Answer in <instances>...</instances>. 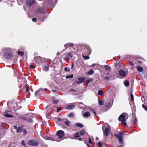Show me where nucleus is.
<instances>
[{
	"label": "nucleus",
	"instance_id": "obj_1",
	"mask_svg": "<svg viewBox=\"0 0 147 147\" xmlns=\"http://www.w3.org/2000/svg\"><path fill=\"white\" fill-rule=\"evenodd\" d=\"M123 133H120L118 134H115L114 135V136L118 138L120 143L121 144V145L118 146L117 147H123L124 146V145L122 144L123 142Z\"/></svg>",
	"mask_w": 147,
	"mask_h": 147
},
{
	"label": "nucleus",
	"instance_id": "obj_2",
	"mask_svg": "<svg viewBox=\"0 0 147 147\" xmlns=\"http://www.w3.org/2000/svg\"><path fill=\"white\" fill-rule=\"evenodd\" d=\"M118 120L121 122L125 126L126 125V114L124 113L121 114L118 118Z\"/></svg>",
	"mask_w": 147,
	"mask_h": 147
},
{
	"label": "nucleus",
	"instance_id": "obj_3",
	"mask_svg": "<svg viewBox=\"0 0 147 147\" xmlns=\"http://www.w3.org/2000/svg\"><path fill=\"white\" fill-rule=\"evenodd\" d=\"M56 135L58 139H60L61 141L63 139V137L64 136L65 134L63 131L60 130L57 132Z\"/></svg>",
	"mask_w": 147,
	"mask_h": 147
},
{
	"label": "nucleus",
	"instance_id": "obj_4",
	"mask_svg": "<svg viewBox=\"0 0 147 147\" xmlns=\"http://www.w3.org/2000/svg\"><path fill=\"white\" fill-rule=\"evenodd\" d=\"M108 125L107 124L106 125H103L102 127L104 134L107 136L108 135L109 132V128L108 127H107V126Z\"/></svg>",
	"mask_w": 147,
	"mask_h": 147
},
{
	"label": "nucleus",
	"instance_id": "obj_5",
	"mask_svg": "<svg viewBox=\"0 0 147 147\" xmlns=\"http://www.w3.org/2000/svg\"><path fill=\"white\" fill-rule=\"evenodd\" d=\"M28 144L29 145L33 146H36L38 145V143L36 140L33 139H32L28 141Z\"/></svg>",
	"mask_w": 147,
	"mask_h": 147
},
{
	"label": "nucleus",
	"instance_id": "obj_6",
	"mask_svg": "<svg viewBox=\"0 0 147 147\" xmlns=\"http://www.w3.org/2000/svg\"><path fill=\"white\" fill-rule=\"evenodd\" d=\"M36 3L35 0H27L26 4L29 7L31 6L33 4Z\"/></svg>",
	"mask_w": 147,
	"mask_h": 147
},
{
	"label": "nucleus",
	"instance_id": "obj_7",
	"mask_svg": "<svg viewBox=\"0 0 147 147\" xmlns=\"http://www.w3.org/2000/svg\"><path fill=\"white\" fill-rule=\"evenodd\" d=\"M119 74L121 77L123 78L125 77L126 75V72L122 70H120L119 71Z\"/></svg>",
	"mask_w": 147,
	"mask_h": 147
},
{
	"label": "nucleus",
	"instance_id": "obj_8",
	"mask_svg": "<svg viewBox=\"0 0 147 147\" xmlns=\"http://www.w3.org/2000/svg\"><path fill=\"white\" fill-rule=\"evenodd\" d=\"M83 113V117H88L90 116V113L88 111H86L84 112L83 111L82 112V114Z\"/></svg>",
	"mask_w": 147,
	"mask_h": 147
},
{
	"label": "nucleus",
	"instance_id": "obj_9",
	"mask_svg": "<svg viewBox=\"0 0 147 147\" xmlns=\"http://www.w3.org/2000/svg\"><path fill=\"white\" fill-rule=\"evenodd\" d=\"M85 80V78H80L78 79L77 81L78 83H81L83 82Z\"/></svg>",
	"mask_w": 147,
	"mask_h": 147
},
{
	"label": "nucleus",
	"instance_id": "obj_10",
	"mask_svg": "<svg viewBox=\"0 0 147 147\" xmlns=\"http://www.w3.org/2000/svg\"><path fill=\"white\" fill-rule=\"evenodd\" d=\"M69 92H70L71 94L73 95H76L77 94V92L74 90L71 89L69 90Z\"/></svg>",
	"mask_w": 147,
	"mask_h": 147
},
{
	"label": "nucleus",
	"instance_id": "obj_11",
	"mask_svg": "<svg viewBox=\"0 0 147 147\" xmlns=\"http://www.w3.org/2000/svg\"><path fill=\"white\" fill-rule=\"evenodd\" d=\"M113 103L109 102H107V103H105V107H109L110 108L111 107Z\"/></svg>",
	"mask_w": 147,
	"mask_h": 147
},
{
	"label": "nucleus",
	"instance_id": "obj_12",
	"mask_svg": "<svg viewBox=\"0 0 147 147\" xmlns=\"http://www.w3.org/2000/svg\"><path fill=\"white\" fill-rule=\"evenodd\" d=\"M74 45V44L71 43H67L64 45V47L65 49H66L67 47H71Z\"/></svg>",
	"mask_w": 147,
	"mask_h": 147
},
{
	"label": "nucleus",
	"instance_id": "obj_13",
	"mask_svg": "<svg viewBox=\"0 0 147 147\" xmlns=\"http://www.w3.org/2000/svg\"><path fill=\"white\" fill-rule=\"evenodd\" d=\"M4 115L5 116L8 117H13L12 115L8 113L7 111H6L5 112Z\"/></svg>",
	"mask_w": 147,
	"mask_h": 147
},
{
	"label": "nucleus",
	"instance_id": "obj_14",
	"mask_svg": "<svg viewBox=\"0 0 147 147\" xmlns=\"http://www.w3.org/2000/svg\"><path fill=\"white\" fill-rule=\"evenodd\" d=\"M74 105H71L67 106V108L68 109H74Z\"/></svg>",
	"mask_w": 147,
	"mask_h": 147
},
{
	"label": "nucleus",
	"instance_id": "obj_15",
	"mask_svg": "<svg viewBox=\"0 0 147 147\" xmlns=\"http://www.w3.org/2000/svg\"><path fill=\"white\" fill-rule=\"evenodd\" d=\"M104 67L108 71H109L111 70V67L109 65H104Z\"/></svg>",
	"mask_w": 147,
	"mask_h": 147
},
{
	"label": "nucleus",
	"instance_id": "obj_16",
	"mask_svg": "<svg viewBox=\"0 0 147 147\" xmlns=\"http://www.w3.org/2000/svg\"><path fill=\"white\" fill-rule=\"evenodd\" d=\"M23 128L21 127H18L17 130L16 131L17 133H21L22 132V131Z\"/></svg>",
	"mask_w": 147,
	"mask_h": 147
},
{
	"label": "nucleus",
	"instance_id": "obj_17",
	"mask_svg": "<svg viewBox=\"0 0 147 147\" xmlns=\"http://www.w3.org/2000/svg\"><path fill=\"white\" fill-rule=\"evenodd\" d=\"M37 12L39 13H41L44 12V10L42 8H40L38 9Z\"/></svg>",
	"mask_w": 147,
	"mask_h": 147
},
{
	"label": "nucleus",
	"instance_id": "obj_18",
	"mask_svg": "<svg viewBox=\"0 0 147 147\" xmlns=\"http://www.w3.org/2000/svg\"><path fill=\"white\" fill-rule=\"evenodd\" d=\"M66 57L69 59H71L72 57V54L71 53H69L66 55Z\"/></svg>",
	"mask_w": 147,
	"mask_h": 147
},
{
	"label": "nucleus",
	"instance_id": "obj_19",
	"mask_svg": "<svg viewBox=\"0 0 147 147\" xmlns=\"http://www.w3.org/2000/svg\"><path fill=\"white\" fill-rule=\"evenodd\" d=\"M49 67L47 66H45L42 68L43 70L45 71H48L49 70Z\"/></svg>",
	"mask_w": 147,
	"mask_h": 147
},
{
	"label": "nucleus",
	"instance_id": "obj_20",
	"mask_svg": "<svg viewBox=\"0 0 147 147\" xmlns=\"http://www.w3.org/2000/svg\"><path fill=\"white\" fill-rule=\"evenodd\" d=\"M138 71L139 72H142L143 71L142 68L140 66H138L137 67Z\"/></svg>",
	"mask_w": 147,
	"mask_h": 147
},
{
	"label": "nucleus",
	"instance_id": "obj_21",
	"mask_svg": "<svg viewBox=\"0 0 147 147\" xmlns=\"http://www.w3.org/2000/svg\"><path fill=\"white\" fill-rule=\"evenodd\" d=\"M80 134L81 135H82L84 134H85L86 133V132L85 130H82L80 131Z\"/></svg>",
	"mask_w": 147,
	"mask_h": 147
},
{
	"label": "nucleus",
	"instance_id": "obj_22",
	"mask_svg": "<svg viewBox=\"0 0 147 147\" xmlns=\"http://www.w3.org/2000/svg\"><path fill=\"white\" fill-rule=\"evenodd\" d=\"M94 73V71L92 70L91 69L88 73V74L89 75H91L93 74Z\"/></svg>",
	"mask_w": 147,
	"mask_h": 147
},
{
	"label": "nucleus",
	"instance_id": "obj_23",
	"mask_svg": "<svg viewBox=\"0 0 147 147\" xmlns=\"http://www.w3.org/2000/svg\"><path fill=\"white\" fill-rule=\"evenodd\" d=\"M76 126L80 127H82L83 126V125L82 124L80 123H77L76 124Z\"/></svg>",
	"mask_w": 147,
	"mask_h": 147
},
{
	"label": "nucleus",
	"instance_id": "obj_24",
	"mask_svg": "<svg viewBox=\"0 0 147 147\" xmlns=\"http://www.w3.org/2000/svg\"><path fill=\"white\" fill-rule=\"evenodd\" d=\"M79 134L78 132H77L74 135V137L75 138H77L79 137Z\"/></svg>",
	"mask_w": 147,
	"mask_h": 147
},
{
	"label": "nucleus",
	"instance_id": "obj_25",
	"mask_svg": "<svg viewBox=\"0 0 147 147\" xmlns=\"http://www.w3.org/2000/svg\"><path fill=\"white\" fill-rule=\"evenodd\" d=\"M103 93L102 90H100L98 91V94L99 95H102L103 94Z\"/></svg>",
	"mask_w": 147,
	"mask_h": 147
},
{
	"label": "nucleus",
	"instance_id": "obj_26",
	"mask_svg": "<svg viewBox=\"0 0 147 147\" xmlns=\"http://www.w3.org/2000/svg\"><path fill=\"white\" fill-rule=\"evenodd\" d=\"M124 85L126 87H127L129 85V82L128 81H126L124 83Z\"/></svg>",
	"mask_w": 147,
	"mask_h": 147
},
{
	"label": "nucleus",
	"instance_id": "obj_27",
	"mask_svg": "<svg viewBox=\"0 0 147 147\" xmlns=\"http://www.w3.org/2000/svg\"><path fill=\"white\" fill-rule=\"evenodd\" d=\"M73 77V75H71L67 76H66V78L67 79H68L69 78H72Z\"/></svg>",
	"mask_w": 147,
	"mask_h": 147
},
{
	"label": "nucleus",
	"instance_id": "obj_28",
	"mask_svg": "<svg viewBox=\"0 0 147 147\" xmlns=\"http://www.w3.org/2000/svg\"><path fill=\"white\" fill-rule=\"evenodd\" d=\"M18 54L19 55H20L21 56H22L24 55V53L22 51H18Z\"/></svg>",
	"mask_w": 147,
	"mask_h": 147
},
{
	"label": "nucleus",
	"instance_id": "obj_29",
	"mask_svg": "<svg viewBox=\"0 0 147 147\" xmlns=\"http://www.w3.org/2000/svg\"><path fill=\"white\" fill-rule=\"evenodd\" d=\"M69 123L70 122L68 121L67 120L65 121V124L67 126H69Z\"/></svg>",
	"mask_w": 147,
	"mask_h": 147
},
{
	"label": "nucleus",
	"instance_id": "obj_30",
	"mask_svg": "<svg viewBox=\"0 0 147 147\" xmlns=\"http://www.w3.org/2000/svg\"><path fill=\"white\" fill-rule=\"evenodd\" d=\"M22 132H23L24 135H25V134H26L27 132V131L26 130L24 129H23Z\"/></svg>",
	"mask_w": 147,
	"mask_h": 147
},
{
	"label": "nucleus",
	"instance_id": "obj_31",
	"mask_svg": "<svg viewBox=\"0 0 147 147\" xmlns=\"http://www.w3.org/2000/svg\"><path fill=\"white\" fill-rule=\"evenodd\" d=\"M98 103L100 105H103V102L102 100H99Z\"/></svg>",
	"mask_w": 147,
	"mask_h": 147
},
{
	"label": "nucleus",
	"instance_id": "obj_32",
	"mask_svg": "<svg viewBox=\"0 0 147 147\" xmlns=\"http://www.w3.org/2000/svg\"><path fill=\"white\" fill-rule=\"evenodd\" d=\"M29 86L28 85H26L25 87L26 89V92H28L29 91Z\"/></svg>",
	"mask_w": 147,
	"mask_h": 147
},
{
	"label": "nucleus",
	"instance_id": "obj_33",
	"mask_svg": "<svg viewBox=\"0 0 147 147\" xmlns=\"http://www.w3.org/2000/svg\"><path fill=\"white\" fill-rule=\"evenodd\" d=\"M59 100H57L53 101V103L54 104H57L59 102Z\"/></svg>",
	"mask_w": 147,
	"mask_h": 147
},
{
	"label": "nucleus",
	"instance_id": "obj_34",
	"mask_svg": "<svg viewBox=\"0 0 147 147\" xmlns=\"http://www.w3.org/2000/svg\"><path fill=\"white\" fill-rule=\"evenodd\" d=\"M27 121L28 123H30L33 122V121L31 119H28L27 120Z\"/></svg>",
	"mask_w": 147,
	"mask_h": 147
},
{
	"label": "nucleus",
	"instance_id": "obj_35",
	"mask_svg": "<svg viewBox=\"0 0 147 147\" xmlns=\"http://www.w3.org/2000/svg\"><path fill=\"white\" fill-rule=\"evenodd\" d=\"M142 106L143 108L146 111H147V107L146 106L144 105V104L142 105Z\"/></svg>",
	"mask_w": 147,
	"mask_h": 147
},
{
	"label": "nucleus",
	"instance_id": "obj_36",
	"mask_svg": "<svg viewBox=\"0 0 147 147\" xmlns=\"http://www.w3.org/2000/svg\"><path fill=\"white\" fill-rule=\"evenodd\" d=\"M83 57L84 58L86 59H88L89 58V57L88 56H83Z\"/></svg>",
	"mask_w": 147,
	"mask_h": 147
},
{
	"label": "nucleus",
	"instance_id": "obj_37",
	"mask_svg": "<svg viewBox=\"0 0 147 147\" xmlns=\"http://www.w3.org/2000/svg\"><path fill=\"white\" fill-rule=\"evenodd\" d=\"M69 116L70 117H72L74 116V114L73 113H71L69 115Z\"/></svg>",
	"mask_w": 147,
	"mask_h": 147
},
{
	"label": "nucleus",
	"instance_id": "obj_38",
	"mask_svg": "<svg viewBox=\"0 0 147 147\" xmlns=\"http://www.w3.org/2000/svg\"><path fill=\"white\" fill-rule=\"evenodd\" d=\"M130 96H131V100L132 101H133L134 100V96H133V95L132 94V93H131L130 94Z\"/></svg>",
	"mask_w": 147,
	"mask_h": 147
},
{
	"label": "nucleus",
	"instance_id": "obj_39",
	"mask_svg": "<svg viewBox=\"0 0 147 147\" xmlns=\"http://www.w3.org/2000/svg\"><path fill=\"white\" fill-rule=\"evenodd\" d=\"M64 70L65 71H68L69 72L70 71V69H68L67 67H65L64 68Z\"/></svg>",
	"mask_w": 147,
	"mask_h": 147
},
{
	"label": "nucleus",
	"instance_id": "obj_40",
	"mask_svg": "<svg viewBox=\"0 0 147 147\" xmlns=\"http://www.w3.org/2000/svg\"><path fill=\"white\" fill-rule=\"evenodd\" d=\"M98 145L99 147H102V145L100 142H99L98 143Z\"/></svg>",
	"mask_w": 147,
	"mask_h": 147
},
{
	"label": "nucleus",
	"instance_id": "obj_41",
	"mask_svg": "<svg viewBox=\"0 0 147 147\" xmlns=\"http://www.w3.org/2000/svg\"><path fill=\"white\" fill-rule=\"evenodd\" d=\"M32 21L33 22H36V19L35 18H33L32 19Z\"/></svg>",
	"mask_w": 147,
	"mask_h": 147
},
{
	"label": "nucleus",
	"instance_id": "obj_42",
	"mask_svg": "<svg viewBox=\"0 0 147 147\" xmlns=\"http://www.w3.org/2000/svg\"><path fill=\"white\" fill-rule=\"evenodd\" d=\"M21 144L22 145H25V142L24 141V140H22L21 141Z\"/></svg>",
	"mask_w": 147,
	"mask_h": 147
},
{
	"label": "nucleus",
	"instance_id": "obj_43",
	"mask_svg": "<svg viewBox=\"0 0 147 147\" xmlns=\"http://www.w3.org/2000/svg\"><path fill=\"white\" fill-rule=\"evenodd\" d=\"M91 111H92L93 112V113L94 114H95V115H96V112L94 111V110L93 109H91Z\"/></svg>",
	"mask_w": 147,
	"mask_h": 147
},
{
	"label": "nucleus",
	"instance_id": "obj_44",
	"mask_svg": "<svg viewBox=\"0 0 147 147\" xmlns=\"http://www.w3.org/2000/svg\"><path fill=\"white\" fill-rule=\"evenodd\" d=\"M130 64L132 66H133L134 65V63H132V62L131 61H129Z\"/></svg>",
	"mask_w": 147,
	"mask_h": 147
},
{
	"label": "nucleus",
	"instance_id": "obj_45",
	"mask_svg": "<svg viewBox=\"0 0 147 147\" xmlns=\"http://www.w3.org/2000/svg\"><path fill=\"white\" fill-rule=\"evenodd\" d=\"M89 143L90 144H92V140L90 138H89Z\"/></svg>",
	"mask_w": 147,
	"mask_h": 147
},
{
	"label": "nucleus",
	"instance_id": "obj_46",
	"mask_svg": "<svg viewBox=\"0 0 147 147\" xmlns=\"http://www.w3.org/2000/svg\"><path fill=\"white\" fill-rule=\"evenodd\" d=\"M137 119L136 118H135L134 119V121L133 123H135L137 121Z\"/></svg>",
	"mask_w": 147,
	"mask_h": 147
},
{
	"label": "nucleus",
	"instance_id": "obj_47",
	"mask_svg": "<svg viewBox=\"0 0 147 147\" xmlns=\"http://www.w3.org/2000/svg\"><path fill=\"white\" fill-rule=\"evenodd\" d=\"M52 91L53 93H55L57 92V90L55 89H53L52 90Z\"/></svg>",
	"mask_w": 147,
	"mask_h": 147
},
{
	"label": "nucleus",
	"instance_id": "obj_48",
	"mask_svg": "<svg viewBox=\"0 0 147 147\" xmlns=\"http://www.w3.org/2000/svg\"><path fill=\"white\" fill-rule=\"evenodd\" d=\"M21 118L23 120H25L26 119V118L25 117H21Z\"/></svg>",
	"mask_w": 147,
	"mask_h": 147
},
{
	"label": "nucleus",
	"instance_id": "obj_49",
	"mask_svg": "<svg viewBox=\"0 0 147 147\" xmlns=\"http://www.w3.org/2000/svg\"><path fill=\"white\" fill-rule=\"evenodd\" d=\"M142 100L143 102H144V97H143V96H142Z\"/></svg>",
	"mask_w": 147,
	"mask_h": 147
},
{
	"label": "nucleus",
	"instance_id": "obj_50",
	"mask_svg": "<svg viewBox=\"0 0 147 147\" xmlns=\"http://www.w3.org/2000/svg\"><path fill=\"white\" fill-rule=\"evenodd\" d=\"M74 65V63H73L72 64V66H71V69H73Z\"/></svg>",
	"mask_w": 147,
	"mask_h": 147
},
{
	"label": "nucleus",
	"instance_id": "obj_51",
	"mask_svg": "<svg viewBox=\"0 0 147 147\" xmlns=\"http://www.w3.org/2000/svg\"><path fill=\"white\" fill-rule=\"evenodd\" d=\"M105 79H106V80H109L110 79H109V77H106L105 78Z\"/></svg>",
	"mask_w": 147,
	"mask_h": 147
},
{
	"label": "nucleus",
	"instance_id": "obj_52",
	"mask_svg": "<svg viewBox=\"0 0 147 147\" xmlns=\"http://www.w3.org/2000/svg\"><path fill=\"white\" fill-rule=\"evenodd\" d=\"M51 80L52 83H53L54 81V79L53 78H51Z\"/></svg>",
	"mask_w": 147,
	"mask_h": 147
},
{
	"label": "nucleus",
	"instance_id": "obj_53",
	"mask_svg": "<svg viewBox=\"0 0 147 147\" xmlns=\"http://www.w3.org/2000/svg\"><path fill=\"white\" fill-rule=\"evenodd\" d=\"M61 119L60 118H58V120L59 121H61Z\"/></svg>",
	"mask_w": 147,
	"mask_h": 147
},
{
	"label": "nucleus",
	"instance_id": "obj_54",
	"mask_svg": "<svg viewBox=\"0 0 147 147\" xmlns=\"http://www.w3.org/2000/svg\"><path fill=\"white\" fill-rule=\"evenodd\" d=\"M14 127L15 129H16V130H17V129H18L17 126H16V125L14 126Z\"/></svg>",
	"mask_w": 147,
	"mask_h": 147
},
{
	"label": "nucleus",
	"instance_id": "obj_55",
	"mask_svg": "<svg viewBox=\"0 0 147 147\" xmlns=\"http://www.w3.org/2000/svg\"><path fill=\"white\" fill-rule=\"evenodd\" d=\"M38 92V91H36L35 92V96H36L37 94V92Z\"/></svg>",
	"mask_w": 147,
	"mask_h": 147
},
{
	"label": "nucleus",
	"instance_id": "obj_56",
	"mask_svg": "<svg viewBox=\"0 0 147 147\" xmlns=\"http://www.w3.org/2000/svg\"><path fill=\"white\" fill-rule=\"evenodd\" d=\"M69 59V58H68L67 57H66V58L65 59V60L67 61H68Z\"/></svg>",
	"mask_w": 147,
	"mask_h": 147
},
{
	"label": "nucleus",
	"instance_id": "obj_57",
	"mask_svg": "<svg viewBox=\"0 0 147 147\" xmlns=\"http://www.w3.org/2000/svg\"><path fill=\"white\" fill-rule=\"evenodd\" d=\"M34 67V66H33L32 65H31L30 66V67L31 68H33Z\"/></svg>",
	"mask_w": 147,
	"mask_h": 147
},
{
	"label": "nucleus",
	"instance_id": "obj_58",
	"mask_svg": "<svg viewBox=\"0 0 147 147\" xmlns=\"http://www.w3.org/2000/svg\"><path fill=\"white\" fill-rule=\"evenodd\" d=\"M47 83L49 84L50 85H51V82H50L49 81L47 82Z\"/></svg>",
	"mask_w": 147,
	"mask_h": 147
},
{
	"label": "nucleus",
	"instance_id": "obj_59",
	"mask_svg": "<svg viewBox=\"0 0 147 147\" xmlns=\"http://www.w3.org/2000/svg\"><path fill=\"white\" fill-rule=\"evenodd\" d=\"M79 140L80 141L82 140V139L81 138H80L79 139Z\"/></svg>",
	"mask_w": 147,
	"mask_h": 147
},
{
	"label": "nucleus",
	"instance_id": "obj_60",
	"mask_svg": "<svg viewBox=\"0 0 147 147\" xmlns=\"http://www.w3.org/2000/svg\"><path fill=\"white\" fill-rule=\"evenodd\" d=\"M60 110L59 109H57V111L59 112L60 111Z\"/></svg>",
	"mask_w": 147,
	"mask_h": 147
},
{
	"label": "nucleus",
	"instance_id": "obj_61",
	"mask_svg": "<svg viewBox=\"0 0 147 147\" xmlns=\"http://www.w3.org/2000/svg\"><path fill=\"white\" fill-rule=\"evenodd\" d=\"M109 74V73H108L107 74H105V75H108V74Z\"/></svg>",
	"mask_w": 147,
	"mask_h": 147
},
{
	"label": "nucleus",
	"instance_id": "obj_62",
	"mask_svg": "<svg viewBox=\"0 0 147 147\" xmlns=\"http://www.w3.org/2000/svg\"><path fill=\"white\" fill-rule=\"evenodd\" d=\"M96 140H98V139H98V137H96Z\"/></svg>",
	"mask_w": 147,
	"mask_h": 147
},
{
	"label": "nucleus",
	"instance_id": "obj_63",
	"mask_svg": "<svg viewBox=\"0 0 147 147\" xmlns=\"http://www.w3.org/2000/svg\"><path fill=\"white\" fill-rule=\"evenodd\" d=\"M95 65V64H93L92 65V67H94V65Z\"/></svg>",
	"mask_w": 147,
	"mask_h": 147
},
{
	"label": "nucleus",
	"instance_id": "obj_64",
	"mask_svg": "<svg viewBox=\"0 0 147 147\" xmlns=\"http://www.w3.org/2000/svg\"><path fill=\"white\" fill-rule=\"evenodd\" d=\"M88 147H90V146L88 145H87Z\"/></svg>",
	"mask_w": 147,
	"mask_h": 147
}]
</instances>
